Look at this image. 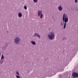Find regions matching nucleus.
<instances>
[{
  "instance_id": "20",
  "label": "nucleus",
  "mask_w": 78,
  "mask_h": 78,
  "mask_svg": "<svg viewBox=\"0 0 78 78\" xmlns=\"http://www.w3.org/2000/svg\"><path fill=\"white\" fill-rule=\"evenodd\" d=\"M1 56V54H0V57Z\"/></svg>"
},
{
  "instance_id": "18",
  "label": "nucleus",
  "mask_w": 78,
  "mask_h": 78,
  "mask_svg": "<svg viewBox=\"0 0 78 78\" xmlns=\"http://www.w3.org/2000/svg\"><path fill=\"white\" fill-rule=\"evenodd\" d=\"M77 2H78V1L77 0H75V3H77Z\"/></svg>"
},
{
  "instance_id": "7",
  "label": "nucleus",
  "mask_w": 78,
  "mask_h": 78,
  "mask_svg": "<svg viewBox=\"0 0 78 78\" xmlns=\"http://www.w3.org/2000/svg\"><path fill=\"white\" fill-rule=\"evenodd\" d=\"M34 36L35 37L37 36L38 37L39 39L41 37V36H40V35H38V34H37L36 33H35V34H34Z\"/></svg>"
},
{
  "instance_id": "1",
  "label": "nucleus",
  "mask_w": 78,
  "mask_h": 78,
  "mask_svg": "<svg viewBox=\"0 0 78 78\" xmlns=\"http://www.w3.org/2000/svg\"><path fill=\"white\" fill-rule=\"evenodd\" d=\"M62 20L63 22H64L65 23L64 24L63 27V28L65 29V28H66V23L68 22V16H66V14H64L63 15Z\"/></svg>"
},
{
  "instance_id": "12",
  "label": "nucleus",
  "mask_w": 78,
  "mask_h": 78,
  "mask_svg": "<svg viewBox=\"0 0 78 78\" xmlns=\"http://www.w3.org/2000/svg\"><path fill=\"white\" fill-rule=\"evenodd\" d=\"M4 59V56H3V55H2L1 56V59Z\"/></svg>"
},
{
  "instance_id": "3",
  "label": "nucleus",
  "mask_w": 78,
  "mask_h": 78,
  "mask_svg": "<svg viewBox=\"0 0 78 78\" xmlns=\"http://www.w3.org/2000/svg\"><path fill=\"white\" fill-rule=\"evenodd\" d=\"M48 37L49 39H54V37H55L54 33L52 32L50 33V34H48Z\"/></svg>"
},
{
  "instance_id": "11",
  "label": "nucleus",
  "mask_w": 78,
  "mask_h": 78,
  "mask_svg": "<svg viewBox=\"0 0 78 78\" xmlns=\"http://www.w3.org/2000/svg\"><path fill=\"white\" fill-rule=\"evenodd\" d=\"M18 16L19 17H22V13H19L18 14Z\"/></svg>"
},
{
  "instance_id": "9",
  "label": "nucleus",
  "mask_w": 78,
  "mask_h": 78,
  "mask_svg": "<svg viewBox=\"0 0 78 78\" xmlns=\"http://www.w3.org/2000/svg\"><path fill=\"white\" fill-rule=\"evenodd\" d=\"M3 62H4V60H3L2 59L0 60V64H3Z\"/></svg>"
},
{
  "instance_id": "4",
  "label": "nucleus",
  "mask_w": 78,
  "mask_h": 78,
  "mask_svg": "<svg viewBox=\"0 0 78 78\" xmlns=\"http://www.w3.org/2000/svg\"><path fill=\"white\" fill-rule=\"evenodd\" d=\"M73 76V78L78 77V73L75 72H73L72 74Z\"/></svg>"
},
{
  "instance_id": "21",
  "label": "nucleus",
  "mask_w": 78,
  "mask_h": 78,
  "mask_svg": "<svg viewBox=\"0 0 78 78\" xmlns=\"http://www.w3.org/2000/svg\"><path fill=\"white\" fill-rule=\"evenodd\" d=\"M64 71V70H63H63H62V71Z\"/></svg>"
},
{
  "instance_id": "2",
  "label": "nucleus",
  "mask_w": 78,
  "mask_h": 78,
  "mask_svg": "<svg viewBox=\"0 0 78 78\" xmlns=\"http://www.w3.org/2000/svg\"><path fill=\"white\" fill-rule=\"evenodd\" d=\"M55 71L53 70H52L51 71H48L46 73V75L48 76H50V77L54 75V74H53L54 73Z\"/></svg>"
},
{
  "instance_id": "6",
  "label": "nucleus",
  "mask_w": 78,
  "mask_h": 78,
  "mask_svg": "<svg viewBox=\"0 0 78 78\" xmlns=\"http://www.w3.org/2000/svg\"><path fill=\"white\" fill-rule=\"evenodd\" d=\"M14 42L16 44H20V40L19 39H15Z\"/></svg>"
},
{
  "instance_id": "19",
  "label": "nucleus",
  "mask_w": 78,
  "mask_h": 78,
  "mask_svg": "<svg viewBox=\"0 0 78 78\" xmlns=\"http://www.w3.org/2000/svg\"><path fill=\"white\" fill-rule=\"evenodd\" d=\"M61 24L62 25H63V23H62V22L61 23Z\"/></svg>"
},
{
  "instance_id": "5",
  "label": "nucleus",
  "mask_w": 78,
  "mask_h": 78,
  "mask_svg": "<svg viewBox=\"0 0 78 78\" xmlns=\"http://www.w3.org/2000/svg\"><path fill=\"white\" fill-rule=\"evenodd\" d=\"M38 15L39 17L41 16V18L42 19V16H43V15L42 14V11H38Z\"/></svg>"
},
{
  "instance_id": "13",
  "label": "nucleus",
  "mask_w": 78,
  "mask_h": 78,
  "mask_svg": "<svg viewBox=\"0 0 78 78\" xmlns=\"http://www.w3.org/2000/svg\"><path fill=\"white\" fill-rule=\"evenodd\" d=\"M16 73L17 75H20V74H19V71H17L16 72Z\"/></svg>"
},
{
  "instance_id": "10",
  "label": "nucleus",
  "mask_w": 78,
  "mask_h": 78,
  "mask_svg": "<svg viewBox=\"0 0 78 78\" xmlns=\"http://www.w3.org/2000/svg\"><path fill=\"white\" fill-rule=\"evenodd\" d=\"M32 44V45H36V42L33 41H31V42Z\"/></svg>"
},
{
  "instance_id": "15",
  "label": "nucleus",
  "mask_w": 78,
  "mask_h": 78,
  "mask_svg": "<svg viewBox=\"0 0 78 78\" xmlns=\"http://www.w3.org/2000/svg\"><path fill=\"white\" fill-rule=\"evenodd\" d=\"M33 1L34 3H36L37 2L38 0H33Z\"/></svg>"
},
{
  "instance_id": "8",
  "label": "nucleus",
  "mask_w": 78,
  "mask_h": 78,
  "mask_svg": "<svg viewBox=\"0 0 78 78\" xmlns=\"http://www.w3.org/2000/svg\"><path fill=\"white\" fill-rule=\"evenodd\" d=\"M58 9L59 10V11H61L62 10V7H61V5H60L58 7Z\"/></svg>"
},
{
  "instance_id": "14",
  "label": "nucleus",
  "mask_w": 78,
  "mask_h": 78,
  "mask_svg": "<svg viewBox=\"0 0 78 78\" xmlns=\"http://www.w3.org/2000/svg\"><path fill=\"white\" fill-rule=\"evenodd\" d=\"M16 78H20V76L19 75H16Z\"/></svg>"
},
{
  "instance_id": "16",
  "label": "nucleus",
  "mask_w": 78,
  "mask_h": 78,
  "mask_svg": "<svg viewBox=\"0 0 78 78\" xmlns=\"http://www.w3.org/2000/svg\"><path fill=\"white\" fill-rule=\"evenodd\" d=\"M24 8L25 9H27V7L26 6H24Z\"/></svg>"
},
{
  "instance_id": "17",
  "label": "nucleus",
  "mask_w": 78,
  "mask_h": 78,
  "mask_svg": "<svg viewBox=\"0 0 78 78\" xmlns=\"http://www.w3.org/2000/svg\"><path fill=\"white\" fill-rule=\"evenodd\" d=\"M19 38V37H16V39H20Z\"/></svg>"
}]
</instances>
